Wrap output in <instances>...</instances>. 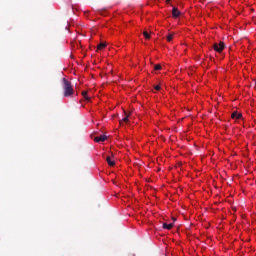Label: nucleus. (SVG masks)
<instances>
[{"label":"nucleus","instance_id":"obj_1","mask_svg":"<svg viewBox=\"0 0 256 256\" xmlns=\"http://www.w3.org/2000/svg\"><path fill=\"white\" fill-rule=\"evenodd\" d=\"M63 95L64 97H70L74 95L73 85L66 78H63Z\"/></svg>","mask_w":256,"mask_h":256},{"label":"nucleus","instance_id":"obj_2","mask_svg":"<svg viewBox=\"0 0 256 256\" xmlns=\"http://www.w3.org/2000/svg\"><path fill=\"white\" fill-rule=\"evenodd\" d=\"M214 50L218 53H222V51L225 48V44L223 41H220L219 43H215L213 46Z\"/></svg>","mask_w":256,"mask_h":256},{"label":"nucleus","instance_id":"obj_3","mask_svg":"<svg viewBox=\"0 0 256 256\" xmlns=\"http://www.w3.org/2000/svg\"><path fill=\"white\" fill-rule=\"evenodd\" d=\"M172 7V17L174 18H179L181 15V12L179 11V9H177L174 5L171 4Z\"/></svg>","mask_w":256,"mask_h":256},{"label":"nucleus","instance_id":"obj_4","mask_svg":"<svg viewBox=\"0 0 256 256\" xmlns=\"http://www.w3.org/2000/svg\"><path fill=\"white\" fill-rule=\"evenodd\" d=\"M106 140H107V136L106 135H101V136L95 137V139H94V141L96 143L105 142Z\"/></svg>","mask_w":256,"mask_h":256},{"label":"nucleus","instance_id":"obj_5","mask_svg":"<svg viewBox=\"0 0 256 256\" xmlns=\"http://www.w3.org/2000/svg\"><path fill=\"white\" fill-rule=\"evenodd\" d=\"M174 227V223H170V224H167V223H163V225H162V228L164 229V230H172V228Z\"/></svg>","mask_w":256,"mask_h":256},{"label":"nucleus","instance_id":"obj_6","mask_svg":"<svg viewBox=\"0 0 256 256\" xmlns=\"http://www.w3.org/2000/svg\"><path fill=\"white\" fill-rule=\"evenodd\" d=\"M241 118H242L241 113H239V112H233V113H232V119H234V120H240Z\"/></svg>","mask_w":256,"mask_h":256},{"label":"nucleus","instance_id":"obj_7","mask_svg":"<svg viewBox=\"0 0 256 256\" xmlns=\"http://www.w3.org/2000/svg\"><path fill=\"white\" fill-rule=\"evenodd\" d=\"M124 113H125L126 116L123 117L122 120H120V124H122V122L128 123V118L130 117V114H127L126 111H124Z\"/></svg>","mask_w":256,"mask_h":256},{"label":"nucleus","instance_id":"obj_8","mask_svg":"<svg viewBox=\"0 0 256 256\" xmlns=\"http://www.w3.org/2000/svg\"><path fill=\"white\" fill-rule=\"evenodd\" d=\"M106 162H108L110 167H114L115 166V161L111 160L110 156L106 157Z\"/></svg>","mask_w":256,"mask_h":256},{"label":"nucleus","instance_id":"obj_9","mask_svg":"<svg viewBox=\"0 0 256 256\" xmlns=\"http://www.w3.org/2000/svg\"><path fill=\"white\" fill-rule=\"evenodd\" d=\"M106 46H107L106 43H101V44H98L97 49H98V50H103V49L106 48Z\"/></svg>","mask_w":256,"mask_h":256},{"label":"nucleus","instance_id":"obj_10","mask_svg":"<svg viewBox=\"0 0 256 256\" xmlns=\"http://www.w3.org/2000/svg\"><path fill=\"white\" fill-rule=\"evenodd\" d=\"M143 36L145 37L146 40H149L151 38V35L147 31L143 32Z\"/></svg>","mask_w":256,"mask_h":256},{"label":"nucleus","instance_id":"obj_11","mask_svg":"<svg viewBox=\"0 0 256 256\" xmlns=\"http://www.w3.org/2000/svg\"><path fill=\"white\" fill-rule=\"evenodd\" d=\"M173 37H174V33L168 34V35H167V41H168V42H172Z\"/></svg>","mask_w":256,"mask_h":256},{"label":"nucleus","instance_id":"obj_12","mask_svg":"<svg viewBox=\"0 0 256 256\" xmlns=\"http://www.w3.org/2000/svg\"><path fill=\"white\" fill-rule=\"evenodd\" d=\"M161 70V65L160 64H155L154 65V71H160Z\"/></svg>","mask_w":256,"mask_h":256},{"label":"nucleus","instance_id":"obj_13","mask_svg":"<svg viewBox=\"0 0 256 256\" xmlns=\"http://www.w3.org/2000/svg\"><path fill=\"white\" fill-rule=\"evenodd\" d=\"M82 96H84L85 100L90 101V98L87 97V91H82Z\"/></svg>","mask_w":256,"mask_h":256},{"label":"nucleus","instance_id":"obj_14","mask_svg":"<svg viewBox=\"0 0 256 256\" xmlns=\"http://www.w3.org/2000/svg\"><path fill=\"white\" fill-rule=\"evenodd\" d=\"M154 89H155L156 91H159V90L161 89V87H160V85H155V86H154Z\"/></svg>","mask_w":256,"mask_h":256},{"label":"nucleus","instance_id":"obj_15","mask_svg":"<svg viewBox=\"0 0 256 256\" xmlns=\"http://www.w3.org/2000/svg\"><path fill=\"white\" fill-rule=\"evenodd\" d=\"M172 0H166V3L169 5Z\"/></svg>","mask_w":256,"mask_h":256},{"label":"nucleus","instance_id":"obj_16","mask_svg":"<svg viewBox=\"0 0 256 256\" xmlns=\"http://www.w3.org/2000/svg\"><path fill=\"white\" fill-rule=\"evenodd\" d=\"M172 220H174V222H176V219H175V218H172Z\"/></svg>","mask_w":256,"mask_h":256}]
</instances>
